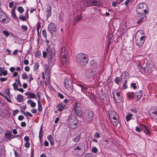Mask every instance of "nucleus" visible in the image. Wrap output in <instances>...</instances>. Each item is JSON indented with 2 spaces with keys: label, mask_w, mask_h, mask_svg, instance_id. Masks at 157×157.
Here are the masks:
<instances>
[{
  "label": "nucleus",
  "mask_w": 157,
  "mask_h": 157,
  "mask_svg": "<svg viewBox=\"0 0 157 157\" xmlns=\"http://www.w3.org/2000/svg\"><path fill=\"white\" fill-rule=\"evenodd\" d=\"M74 111L78 117H81L82 116L81 112V109L80 104L78 102H76L74 106Z\"/></svg>",
  "instance_id": "obj_8"
},
{
  "label": "nucleus",
  "mask_w": 157,
  "mask_h": 157,
  "mask_svg": "<svg viewBox=\"0 0 157 157\" xmlns=\"http://www.w3.org/2000/svg\"><path fill=\"white\" fill-rule=\"evenodd\" d=\"M75 60L78 64L83 67L88 62V56L84 53H79L76 56Z\"/></svg>",
  "instance_id": "obj_2"
},
{
  "label": "nucleus",
  "mask_w": 157,
  "mask_h": 157,
  "mask_svg": "<svg viewBox=\"0 0 157 157\" xmlns=\"http://www.w3.org/2000/svg\"><path fill=\"white\" fill-rule=\"evenodd\" d=\"M94 137L95 138H98L100 137V135L98 132L95 133L94 134Z\"/></svg>",
  "instance_id": "obj_56"
},
{
  "label": "nucleus",
  "mask_w": 157,
  "mask_h": 157,
  "mask_svg": "<svg viewBox=\"0 0 157 157\" xmlns=\"http://www.w3.org/2000/svg\"><path fill=\"white\" fill-rule=\"evenodd\" d=\"M47 58L48 63L50 66L51 64H53L56 60V57L52 55H48Z\"/></svg>",
  "instance_id": "obj_14"
},
{
  "label": "nucleus",
  "mask_w": 157,
  "mask_h": 157,
  "mask_svg": "<svg viewBox=\"0 0 157 157\" xmlns=\"http://www.w3.org/2000/svg\"><path fill=\"white\" fill-rule=\"evenodd\" d=\"M131 111L135 113H137V110L136 109H131Z\"/></svg>",
  "instance_id": "obj_62"
},
{
  "label": "nucleus",
  "mask_w": 157,
  "mask_h": 157,
  "mask_svg": "<svg viewBox=\"0 0 157 157\" xmlns=\"http://www.w3.org/2000/svg\"><path fill=\"white\" fill-rule=\"evenodd\" d=\"M15 81H16V83L17 84L18 86L21 87V84L20 81L18 79H16Z\"/></svg>",
  "instance_id": "obj_50"
},
{
  "label": "nucleus",
  "mask_w": 157,
  "mask_h": 157,
  "mask_svg": "<svg viewBox=\"0 0 157 157\" xmlns=\"http://www.w3.org/2000/svg\"><path fill=\"white\" fill-rule=\"evenodd\" d=\"M58 97H59L61 99H63L64 98L63 96L61 94L58 93L57 94Z\"/></svg>",
  "instance_id": "obj_61"
},
{
  "label": "nucleus",
  "mask_w": 157,
  "mask_h": 157,
  "mask_svg": "<svg viewBox=\"0 0 157 157\" xmlns=\"http://www.w3.org/2000/svg\"><path fill=\"white\" fill-rule=\"evenodd\" d=\"M84 157H94V156L92 153H88L86 154Z\"/></svg>",
  "instance_id": "obj_48"
},
{
  "label": "nucleus",
  "mask_w": 157,
  "mask_h": 157,
  "mask_svg": "<svg viewBox=\"0 0 157 157\" xmlns=\"http://www.w3.org/2000/svg\"><path fill=\"white\" fill-rule=\"evenodd\" d=\"M15 8H13L11 10L12 16L14 18H16L17 17L15 12Z\"/></svg>",
  "instance_id": "obj_35"
},
{
  "label": "nucleus",
  "mask_w": 157,
  "mask_h": 157,
  "mask_svg": "<svg viewBox=\"0 0 157 157\" xmlns=\"http://www.w3.org/2000/svg\"><path fill=\"white\" fill-rule=\"evenodd\" d=\"M78 85L81 88V91L83 93L86 92L88 90L87 88L85 86H83L80 84H78Z\"/></svg>",
  "instance_id": "obj_23"
},
{
  "label": "nucleus",
  "mask_w": 157,
  "mask_h": 157,
  "mask_svg": "<svg viewBox=\"0 0 157 157\" xmlns=\"http://www.w3.org/2000/svg\"><path fill=\"white\" fill-rule=\"evenodd\" d=\"M98 151V150L96 147H93L91 149V151L94 153H97Z\"/></svg>",
  "instance_id": "obj_44"
},
{
  "label": "nucleus",
  "mask_w": 157,
  "mask_h": 157,
  "mask_svg": "<svg viewBox=\"0 0 157 157\" xmlns=\"http://www.w3.org/2000/svg\"><path fill=\"white\" fill-rule=\"evenodd\" d=\"M80 139V136H77L73 140L75 142H78Z\"/></svg>",
  "instance_id": "obj_49"
},
{
  "label": "nucleus",
  "mask_w": 157,
  "mask_h": 157,
  "mask_svg": "<svg viewBox=\"0 0 157 157\" xmlns=\"http://www.w3.org/2000/svg\"><path fill=\"white\" fill-rule=\"evenodd\" d=\"M91 0H85L83 4L85 6H90V4H91Z\"/></svg>",
  "instance_id": "obj_31"
},
{
  "label": "nucleus",
  "mask_w": 157,
  "mask_h": 157,
  "mask_svg": "<svg viewBox=\"0 0 157 157\" xmlns=\"http://www.w3.org/2000/svg\"><path fill=\"white\" fill-rule=\"evenodd\" d=\"M25 95L26 96H28L27 97V99H37V98L36 97V94L33 93L27 92L25 93Z\"/></svg>",
  "instance_id": "obj_15"
},
{
  "label": "nucleus",
  "mask_w": 157,
  "mask_h": 157,
  "mask_svg": "<svg viewBox=\"0 0 157 157\" xmlns=\"http://www.w3.org/2000/svg\"><path fill=\"white\" fill-rule=\"evenodd\" d=\"M14 5V3L13 2H11L9 3V7L10 8H12Z\"/></svg>",
  "instance_id": "obj_60"
},
{
  "label": "nucleus",
  "mask_w": 157,
  "mask_h": 157,
  "mask_svg": "<svg viewBox=\"0 0 157 157\" xmlns=\"http://www.w3.org/2000/svg\"><path fill=\"white\" fill-rule=\"evenodd\" d=\"M16 99L18 102H21L24 100V97L22 95L19 94L17 95Z\"/></svg>",
  "instance_id": "obj_20"
},
{
  "label": "nucleus",
  "mask_w": 157,
  "mask_h": 157,
  "mask_svg": "<svg viewBox=\"0 0 157 157\" xmlns=\"http://www.w3.org/2000/svg\"><path fill=\"white\" fill-rule=\"evenodd\" d=\"M47 54L46 52H43V57L44 58H45L47 56Z\"/></svg>",
  "instance_id": "obj_64"
},
{
  "label": "nucleus",
  "mask_w": 157,
  "mask_h": 157,
  "mask_svg": "<svg viewBox=\"0 0 157 157\" xmlns=\"http://www.w3.org/2000/svg\"><path fill=\"white\" fill-rule=\"evenodd\" d=\"M46 12L47 18L48 19L52 14L51 7L50 5H47V8L46 9Z\"/></svg>",
  "instance_id": "obj_17"
},
{
  "label": "nucleus",
  "mask_w": 157,
  "mask_h": 157,
  "mask_svg": "<svg viewBox=\"0 0 157 157\" xmlns=\"http://www.w3.org/2000/svg\"><path fill=\"white\" fill-rule=\"evenodd\" d=\"M24 140L26 141V142H28L29 141V138L28 136H25L24 138Z\"/></svg>",
  "instance_id": "obj_59"
},
{
  "label": "nucleus",
  "mask_w": 157,
  "mask_h": 157,
  "mask_svg": "<svg viewBox=\"0 0 157 157\" xmlns=\"http://www.w3.org/2000/svg\"><path fill=\"white\" fill-rule=\"evenodd\" d=\"M60 54L62 58H66L68 54V51L65 47H63L61 49Z\"/></svg>",
  "instance_id": "obj_13"
},
{
  "label": "nucleus",
  "mask_w": 157,
  "mask_h": 157,
  "mask_svg": "<svg viewBox=\"0 0 157 157\" xmlns=\"http://www.w3.org/2000/svg\"><path fill=\"white\" fill-rule=\"evenodd\" d=\"M142 129L144 130V133L147 136H150L151 134L150 130L146 125L141 124L140 125Z\"/></svg>",
  "instance_id": "obj_11"
},
{
  "label": "nucleus",
  "mask_w": 157,
  "mask_h": 157,
  "mask_svg": "<svg viewBox=\"0 0 157 157\" xmlns=\"http://www.w3.org/2000/svg\"><path fill=\"white\" fill-rule=\"evenodd\" d=\"M6 36H8L9 35V33L7 31L5 30L2 32Z\"/></svg>",
  "instance_id": "obj_54"
},
{
  "label": "nucleus",
  "mask_w": 157,
  "mask_h": 157,
  "mask_svg": "<svg viewBox=\"0 0 157 157\" xmlns=\"http://www.w3.org/2000/svg\"><path fill=\"white\" fill-rule=\"evenodd\" d=\"M77 150L78 151L77 152V154L78 155L80 153V152L81 151V148L80 147L78 146L76 148H74L75 151H76Z\"/></svg>",
  "instance_id": "obj_38"
},
{
  "label": "nucleus",
  "mask_w": 157,
  "mask_h": 157,
  "mask_svg": "<svg viewBox=\"0 0 157 157\" xmlns=\"http://www.w3.org/2000/svg\"><path fill=\"white\" fill-rule=\"evenodd\" d=\"M97 73V71H95L94 70H91L89 72V76H88V78H90L91 77H93L94 76L96 75Z\"/></svg>",
  "instance_id": "obj_27"
},
{
  "label": "nucleus",
  "mask_w": 157,
  "mask_h": 157,
  "mask_svg": "<svg viewBox=\"0 0 157 157\" xmlns=\"http://www.w3.org/2000/svg\"><path fill=\"white\" fill-rule=\"evenodd\" d=\"M13 85L14 88V89L15 90H16L18 88L17 87H18L17 84L16 83V81L13 84Z\"/></svg>",
  "instance_id": "obj_46"
},
{
  "label": "nucleus",
  "mask_w": 157,
  "mask_h": 157,
  "mask_svg": "<svg viewBox=\"0 0 157 157\" xmlns=\"http://www.w3.org/2000/svg\"><path fill=\"white\" fill-rule=\"evenodd\" d=\"M39 67V63L38 62H36L35 63L34 65V68L35 70H37Z\"/></svg>",
  "instance_id": "obj_39"
},
{
  "label": "nucleus",
  "mask_w": 157,
  "mask_h": 157,
  "mask_svg": "<svg viewBox=\"0 0 157 157\" xmlns=\"http://www.w3.org/2000/svg\"><path fill=\"white\" fill-rule=\"evenodd\" d=\"M19 18L22 21H25L26 19V17L23 15H20L19 16Z\"/></svg>",
  "instance_id": "obj_47"
},
{
  "label": "nucleus",
  "mask_w": 157,
  "mask_h": 157,
  "mask_svg": "<svg viewBox=\"0 0 157 157\" xmlns=\"http://www.w3.org/2000/svg\"><path fill=\"white\" fill-rule=\"evenodd\" d=\"M17 10L20 13H22L24 11V9L21 6H19L17 7Z\"/></svg>",
  "instance_id": "obj_42"
},
{
  "label": "nucleus",
  "mask_w": 157,
  "mask_h": 157,
  "mask_svg": "<svg viewBox=\"0 0 157 157\" xmlns=\"http://www.w3.org/2000/svg\"><path fill=\"white\" fill-rule=\"evenodd\" d=\"M56 29V26L53 23H50L48 25V29Z\"/></svg>",
  "instance_id": "obj_32"
},
{
  "label": "nucleus",
  "mask_w": 157,
  "mask_h": 157,
  "mask_svg": "<svg viewBox=\"0 0 157 157\" xmlns=\"http://www.w3.org/2000/svg\"><path fill=\"white\" fill-rule=\"evenodd\" d=\"M145 36H141L140 37V39H136V45L139 47H142L145 41Z\"/></svg>",
  "instance_id": "obj_10"
},
{
  "label": "nucleus",
  "mask_w": 157,
  "mask_h": 157,
  "mask_svg": "<svg viewBox=\"0 0 157 157\" xmlns=\"http://www.w3.org/2000/svg\"><path fill=\"white\" fill-rule=\"evenodd\" d=\"M44 67L45 69V74H47L48 76L50 73V67L48 64H46L45 65Z\"/></svg>",
  "instance_id": "obj_21"
},
{
  "label": "nucleus",
  "mask_w": 157,
  "mask_h": 157,
  "mask_svg": "<svg viewBox=\"0 0 157 157\" xmlns=\"http://www.w3.org/2000/svg\"><path fill=\"white\" fill-rule=\"evenodd\" d=\"M65 105H63L62 103H60L57 106V110L59 111H62L65 109Z\"/></svg>",
  "instance_id": "obj_18"
},
{
  "label": "nucleus",
  "mask_w": 157,
  "mask_h": 157,
  "mask_svg": "<svg viewBox=\"0 0 157 157\" xmlns=\"http://www.w3.org/2000/svg\"><path fill=\"white\" fill-rule=\"evenodd\" d=\"M37 110L36 109L33 108L31 110V112L33 113H37Z\"/></svg>",
  "instance_id": "obj_58"
},
{
  "label": "nucleus",
  "mask_w": 157,
  "mask_h": 157,
  "mask_svg": "<svg viewBox=\"0 0 157 157\" xmlns=\"http://www.w3.org/2000/svg\"><path fill=\"white\" fill-rule=\"evenodd\" d=\"M132 115L131 113H129L127 115L126 117V120L127 121H128L132 119Z\"/></svg>",
  "instance_id": "obj_34"
},
{
  "label": "nucleus",
  "mask_w": 157,
  "mask_h": 157,
  "mask_svg": "<svg viewBox=\"0 0 157 157\" xmlns=\"http://www.w3.org/2000/svg\"><path fill=\"white\" fill-rule=\"evenodd\" d=\"M38 105V110L39 111H41L42 110V106L41 103L39 100H37Z\"/></svg>",
  "instance_id": "obj_33"
},
{
  "label": "nucleus",
  "mask_w": 157,
  "mask_h": 157,
  "mask_svg": "<svg viewBox=\"0 0 157 157\" xmlns=\"http://www.w3.org/2000/svg\"><path fill=\"white\" fill-rule=\"evenodd\" d=\"M109 120L111 123L114 126L117 127L119 121L118 115L114 111H110L109 112Z\"/></svg>",
  "instance_id": "obj_3"
},
{
  "label": "nucleus",
  "mask_w": 157,
  "mask_h": 157,
  "mask_svg": "<svg viewBox=\"0 0 157 157\" xmlns=\"http://www.w3.org/2000/svg\"><path fill=\"white\" fill-rule=\"evenodd\" d=\"M69 126L72 129H75L77 127V122L76 119L71 120L69 122Z\"/></svg>",
  "instance_id": "obj_12"
},
{
  "label": "nucleus",
  "mask_w": 157,
  "mask_h": 157,
  "mask_svg": "<svg viewBox=\"0 0 157 157\" xmlns=\"http://www.w3.org/2000/svg\"><path fill=\"white\" fill-rule=\"evenodd\" d=\"M120 80L121 78L119 77H116L114 79V81L115 83L117 85H119Z\"/></svg>",
  "instance_id": "obj_37"
},
{
  "label": "nucleus",
  "mask_w": 157,
  "mask_h": 157,
  "mask_svg": "<svg viewBox=\"0 0 157 157\" xmlns=\"http://www.w3.org/2000/svg\"><path fill=\"white\" fill-rule=\"evenodd\" d=\"M40 22H38L37 24V29H39L41 28Z\"/></svg>",
  "instance_id": "obj_55"
},
{
  "label": "nucleus",
  "mask_w": 157,
  "mask_h": 157,
  "mask_svg": "<svg viewBox=\"0 0 157 157\" xmlns=\"http://www.w3.org/2000/svg\"><path fill=\"white\" fill-rule=\"evenodd\" d=\"M127 82V80H125L123 82L122 85V90H124L125 89H126L127 88V86L126 85Z\"/></svg>",
  "instance_id": "obj_30"
},
{
  "label": "nucleus",
  "mask_w": 157,
  "mask_h": 157,
  "mask_svg": "<svg viewBox=\"0 0 157 157\" xmlns=\"http://www.w3.org/2000/svg\"><path fill=\"white\" fill-rule=\"evenodd\" d=\"M47 139L49 141L53 140V137L51 135L48 136H47Z\"/></svg>",
  "instance_id": "obj_51"
},
{
  "label": "nucleus",
  "mask_w": 157,
  "mask_h": 157,
  "mask_svg": "<svg viewBox=\"0 0 157 157\" xmlns=\"http://www.w3.org/2000/svg\"><path fill=\"white\" fill-rule=\"evenodd\" d=\"M21 77L22 79H25L28 78L27 74L26 73L24 72L21 75Z\"/></svg>",
  "instance_id": "obj_43"
},
{
  "label": "nucleus",
  "mask_w": 157,
  "mask_h": 157,
  "mask_svg": "<svg viewBox=\"0 0 157 157\" xmlns=\"http://www.w3.org/2000/svg\"><path fill=\"white\" fill-rule=\"evenodd\" d=\"M64 84L66 89L70 93H72L73 92L72 83L70 79L69 78H67L64 79Z\"/></svg>",
  "instance_id": "obj_4"
},
{
  "label": "nucleus",
  "mask_w": 157,
  "mask_h": 157,
  "mask_svg": "<svg viewBox=\"0 0 157 157\" xmlns=\"http://www.w3.org/2000/svg\"><path fill=\"white\" fill-rule=\"evenodd\" d=\"M27 102L28 104H30V106L33 108L35 107L36 105V103L30 99L28 100Z\"/></svg>",
  "instance_id": "obj_25"
},
{
  "label": "nucleus",
  "mask_w": 157,
  "mask_h": 157,
  "mask_svg": "<svg viewBox=\"0 0 157 157\" xmlns=\"http://www.w3.org/2000/svg\"><path fill=\"white\" fill-rule=\"evenodd\" d=\"M137 13L140 15L142 16L141 18L138 21V24L142 23L146 20L145 16L148 13V7L147 4L144 3H141L138 5L136 8Z\"/></svg>",
  "instance_id": "obj_1"
},
{
  "label": "nucleus",
  "mask_w": 157,
  "mask_h": 157,
  "mask_svg": "<svg viewBox=\"0 0 157 157\" xmlns=\"http://www.w3.org/2000/svg\"><path fill=\"white\" fill-rule=\"evenodd\" d=\"M43 132L42 129V128L41 127L40 128V132L39 133V137H43Z\"/></svg>",
  "instance_id": "obj_40"
},
{
  "label": "nucleus",
  "mask_w": 157,
  "mask_h": 157,
  "mask_svg": "<svg viewBox=\"0 0 157 157\" xmlns=\"http://www.w3.org/2000/svg\"><path fill=\"white\" fill-rule=\"evenodd\" d=\"M93 114L91 111L87 110L86 111L83 115V118L84 119L88 121H91L93 118Z\"/></svg>",
  "instance_id": "obj_7"
},
{
  "label": "nucleus",
  "mask_w": 157,
  "mask_h": 157,
  "mask_svg": "<svg viewBox=\"0 0 157 157\" xmlns=\"http://www.w3.org/2000/svg\"><path fill=\"white\" fill-rule=\"evenodd\" d=\"M82 16L81 15L80 16H77L75 17V21H76V22L80 21L81 19Z\"/></svg>",
  "instance_id": "obj_41"
},
{
  "label": "nucleus",
  "mask_w": 157,
  "mask_h": 157,
  "mask_svg": "<svg viewBox=\"0 0 157 157\" xmlns=\"http://www.w3.org/2000/svg\"><path fill=\"white\" fill-rule=\"evenodd\" d=\"M46 50L47 52V53H48V55H52L51 49L50 47H48L47 48Z\"/></svg>",
  "instance_id": "obj_36"
},
{
  "label": "nucleus",
  "mask_w": 157,
  "mask_h": 157,
  "mask_svg": "<svg viewBox=\"0 0 157 157\" xmlns=\"http://www.w3.org/2000/svg\"><path fill=\"white\" fill-rule=\"evenodd\" d=\"M142 95V93L141 90L137 91L136 93V95L137 97V101L139 100L141 98Z\"/></svg>",
  "instance_id": "obj_22"
},
{
  "label": "nucleus",
  "mask_w": 157,
  "mask_h": 157,
  "mask_svg": "<svg viewBox=\"0 0 157 157\" xmlns=\"http://www.w3.org/2000/svg\"><path fill=\"white\" fill-rule=\"evenodd\" d=\"M91 4H90V6H98L102 5V3L101 2L96 0H91Z\"/></svg>",
  "instance_id": "obj_16"
},
{
  "label": "nucleus",
  "mask_w": 157,
  "mask_h": 157,
  "mask_svg": "<svg viewBox=\"0 0 157 157\" xmlns=\"http://www.w3.org/2000/svg\"><path fill=\"white\" fill-rule=\"evenodd\" d=\"M24 118V117L22 115H20L18 117V119L20 121H22Z\"/></svg>",
  "instance_id": "obj_63"
},
{
  "label": "nucleus",
  "mask_w": 157,
  "mask_h": 157,
  "mask_svg": "<svg viewBox=\"0 0 157 157\" xmlns=\"http://www.w3.org/2000/svg\"><path fill=\"white\" fill-rule=\"evenodd\" d=\"M113 94L116 102L119 103L121 102L122 99V97L121 92H117L116 93V95H114V94L113 92Z\"/></svg>",
  "instance_id": "obj_9"
},
{
  "label": "nucleus",
  "mask_w": 157,
  "mask_h": 157,
  "mask_svg": "<svg viewBox=\"0 0 157 157\" xmlns=\"http://www.w3.org/2000/svg\"><path fill=\"white\" fill-rule=\"evenodd\" d=\"M127 96L128 99H133L134 96V93L132 92H128L127 94Z\"/></svg>",
  "instance_id": "obj_26"
},
{
  "label": "nucleus",
  "mask_w": 157,
  "mask_h": 157,
  "mask_svg": "<svg viewBox=\"0 0 157 157\" xmlns=\"http://www.w3.org/2000/svg\"><path fill=\"white\" fill-rule=\"evenodd\" d=\"M136 35H139L140 37L141 36H145V33L144 31L143 30H138L136 33Z\"/></svg>",
  "instance_id": "obj_29"
},
{
  "label": "nucleus",
  "mask_w": 157,
  "mask_h": 157,
  "mask_svg": "<svg viewBox=\"0 0 157 157\" xmlns=\"http://www.w3.org/2000/svg\"><path fill=\"white\" fill-rule=\"evenodd\" d=\"M129 74L128 72L126 71H124L122 73V74H121V76L122 75H124V76H127Z\"/></svg>",
  "instance_id": "obj_52"
},
{
  "label": "nucleus",
  "mask_w": 157,
  "mask_h": 157,
  "mask_svg": "<svg viewBox=\"0 0 157 157\" xmlns=\"http://www.w3.org/2000/svg\"><path fill=\"white\" fill-rule=\"evenodd\" d=\"M151 117L156 123H157V108L152 107L149 111Z\"/></svg>",
  "instance_id": "obj_6"
},
{
  "label": "nucleus",
  "mask_w": 157,
  "mask_h": 157,
  "mask_svg": "<svg viewBox=\"0 0 157 157\" xmlns=\"http://www.w3.org/2000/svg\"><path fill=\"white\" fill-rule=\"evenodd\" d=\"M24 146L26 148H28L30 146V144L29 142H26L25 143Z\"/></svg>",
  "instance_id": "obj_53"
},
{
  "label": "nucleus",
  "mask_w": 157,
  "mask_h": 157,
  "mask_svg": "<svg viewBox=\"0 0 157 157\" xmlns=\"http://www.w3.org/2000/svg\"><path fill=\"white\" fill-rule=\"evenodd\" d=\"M131 86L134 89H136V83H132L131 84Z\"/></svg>",
  "instance_id": "obj_57"
},
{
  "label": "nucleus",
  "mask_w": 157,
  "mask_h": 157,
  "mask_svg": "<svg viewBox=\"0 0 157 157\" xmlns=\"http://www.w3.org/2000/svg\"><path fill=\"white\" fill-rule=\"evenodd\" d=\"M62 58V59L61 62L62 64L64 66H66L67 64H68V61L66 58Z\"/></svg>",
  "instance_id": "obj_28"
},
{
  "label": "nucleus",
  "mask_w": 157,
  "mask_h": 157,
  "mask_svg": "<svg viewBox=\"0 0 157 157\" xmlns=\"http://www.w3.org/2000/svg\"><path fill=\"white\" fill-rule=\"evenodd\" d=\"M42 34L43 36L47 39V33H46V30H42Z\"/></svg>",
  "instance_id": "obj_45"
},
{
  "label": "nucleus",
  "mask_w": 157,
  "mask_h": 157,
  "mask_svg": "<svg viewBox=\"0 0 157 157\" xmlns=\"http://www.w3.org/2000/svg\"><path fill=\"white\" fill-rule=\"evenodd\" d=\"M5 136L7 139H10L12 136V131L8 130L5 133Z\"/></svg>",
  "instance_id": "obj_19"
},
{
  "label": "nucleus",
  "mask_w": 157,
  "mask_h": 157,
  "mask_svg": "<svg viewBox=\"0 0 157 157\" xmlns=\"http://www.w3.org/2000/svg\"><path fill=\"white\" fill-rule=\"evenodd\" d=\"M7 74V71L6 70L3 69L0 67V76L3 75L6 76Z\"/></svg>",
  "instance_id": "obj_24"
},
{
  "label": "nucleus",
  "mask_w": 157,
  "mask_h": 157,
  "mask_svg": "<svg viewBox=\"0 0 157 157\" xmlns=\"http://www.w3.org/2000/svg\"><path fill=\"white\" fill-rule=\"evenodd\" d=\"M10 19L9 16L3 12L0 11V21L3 24H6L9 22Z\"/></svg>",
  "instance_id": "obj_5"
}]
</instances>
